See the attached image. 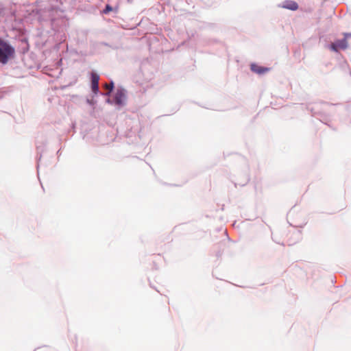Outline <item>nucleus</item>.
<instances>
[{"label":"nucleus","instance_id":"7","mask_svg":"<svg viewBox=\"0 0 351 351\" xmlns=\"http://www.w3.org/2000/svg\"><path fill=\"white\" fill-rule=\"evenodd\" d=\"M110 12V5L109 4H107L106 5V8L105 9L103 10V13L104 14H107L108 12Z\"/></svg>","mask_w":351,"mask_h":351},{"label":"nucleus","instance_id":"1","mask_svg":"<svg viewBox=\"0 0 351 351\" xmlns=\"http://www.w3.org/2000/svg\"><path fill=\"white\" fill-rule=\"evenodd\" d=\"M14 53V49L7 42L0 38V62L6 64Z\"/></svg>","mask_w":351,"mask_h":351},{"label":"nucleus","instance_id":"9","mask_svg":"<svg viewBox=\"0 0 351 351\" xmlns=\"http://www.w3.org/2000/svg\"><path fill=\"white\" fill-rule=\"evenodd\" d=\"M154 258L156 261H162V258L159 255L155 256Z\"/></svg>","mask_w":351,"mask_h":351},{"label":"nucleus","instance_id":"3","mask_svg":"<svg viewBox=\"0 0 351 351\" xmlns=\"http://www.w3.org/2000/svg\"><path fill=\"white\" fill-rule=\"evenodd\" d=\"M348 47V42L346 38H343L342 40H339L336 41L335 43L331 45V48L335 51H337L338 49H345Z\"/></svg>","mask_w":351,"mask_h":351},{"label":"nucleus","instance_id":"8","mask_svg":"<svg viewBox=\"0 0 351 351\" xmlns=\"http://www.w3.org/2000/svg\"><path fill=\"white\" fill-rule=\"evenodd\" d=\"M105 86L107 89H109V90L106 93V95L110 94V84H106Z\"/></svg>","mask_w":351,"mask_h":351},{"label":"nucleus","instance_id":"6","mask_svg":"<svg viewBox=\"0 0 351 351\" xmlns=\"http://www.w3.org/2000/svg\"><path fill=\"white\" fill-rule=\"evenodd\" d=\"M282 8L291 10H296L298 8V5L293 1H286L283 3Z\"/></svg>","mask_w":351,"mask_h":351},{"label":"nucleus","instance_id":"11","mask_svg":"<svg viewBox=\"0 0 351 351\" xmlns=\"http://www.w3.org/2000/svg\"><path fill=\"white\" fill-rule=\"evenodd\" d=\"M335 282H335V280H334V278H331V280H330V283H331V284H334V283H335Z\"/></svg>","mask_w":351,"mask_h":351},{"label":"nucleus","instance_id":"4","mask_svg":"<svg viewBox=\"0 0 351 351\" xmlns=\"http://www.w3.org/2000/svg\"><path fill=\"white\" fill-rule=\"evenodd\" d=\"M99 76L95 73H91V87L92 90L95 93H97L99 90Z\"/></svg>","mask_w":351,"mask_h":351},{"label":"nucleus","instance_id":"10","mask_svg":"<svg viewBox=\"0 0 351 351\" xmlns=\"http://www.w3.org/2000/svg\"><path fill=\"white\" fill-rule=\"evenodd\" d=\"M113 88H114V84H113L112 82H111V86H110L111 92L112 91Z\"/></svg>","mask_w":351,"mask_h":351},{"label":"nucleus","instance_id":"2","mask_svg":"<svg viewBox=\"0 0 351 351\" xmlns=\"http://www.w3.org/2000/svg\"><path fill=\"white\" fill-rule=\"evenodd\" d=\"M126 91L123 88L117 89L114 95V103L118 106H123L126 101Z\"/></svg>","mask_w":351,"mask_h":351},{"label":"nucleus","instance_id":"5","mask_svg":"<svg viewBox=\"0 0 351 351\" xmlns=\"http://www.w3.org/2000/svg\"><path fill=\"white\" fill-rule=\"evenodd\" d=\"M251 70L257 74H263L269 71V68L259 66L256 64H252L250 66Z\"/></svg>","mask_w":351,"mask_h":351}]
</instances>
